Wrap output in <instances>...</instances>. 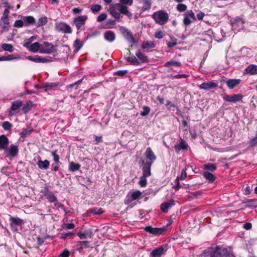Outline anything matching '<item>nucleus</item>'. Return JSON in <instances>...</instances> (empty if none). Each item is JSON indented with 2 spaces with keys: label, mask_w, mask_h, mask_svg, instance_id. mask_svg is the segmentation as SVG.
I'll use <instances>...</instances> for the list:
<instances>
[{
  "label": "nucleus",
  "mask_w": 257,
  "mask_h": 257,
  "mask_svg": "<svg viewBox=\"0 0 257 257\" xmlns=\"http://www.w3.org/2000/svg\"><path fill=\"white\" fill-rule=\"evenodd\" d=\"M152 18L156 23L160 25L165 24L169 20V15L164 10H160L154 12L152 15Z\"/></svg>",
  "instance_id": "obj_1"
},
{
  "label": "nucleus",
  "mask_w": 257,
  "mask_h": 257,
  "mask_svg": "<svg viewBox=\"0 0 257 257\" xmlns=\"http://www.w3.org/2000/svg\"><path fill=\"white\" fill-rule=\"evenodd\" d=\"M167 226L158 228L147 226L144 228V230L153 235L157 236L164 234L167 231Z\"/></svg>",
  "instance_id": "obj_2"
},
{
  "label": "nucleus",
  "mask_w": 257,
  "mask_h": 257,
  "mask_svg": "<svg viewBox=\"0 0 257 257\" xmlns=\"http://www.w3.org/2000/svg\"><path fill=\"white\" fill-rule=\"evenodd\" d=\"M56 31L64 34H71L72 32L71 27L64 22L57 23L55 25Z\"/></svg>",
  "instance_id": "obj_3"
},
{
  "label": "nucleus",
  "mask_w": 257,
  "mask_h": 257,
  "mask_svg": "<svg viewBox=\"0 0 257 257\" xmlns=\"http://www.w3.org/2000/svg\"><path fill=\"white\" fill-rule=\"evenodd\" d=\"M57 47L52 43L45 42L42 44L41 53L51 54L57 52Z\"/></svg>",
  "instance_id": "obj_4"
},
{
  "label": "nucleus",
  "mask_w": 257,
  "mask_h": 257,
  "mask_svg": "<svg viewBox=\"0 0 257 257\" xmlns=\"http://www.w3.org/2000/svg\"><path fill=\"white\" fill-rule=\"evenodd\" d=\"M87 19L86 15L79 16L73 19V23L78 31L82 30V27L85 25Z\"/></svg>",
  "instance_id": "obj_5"
},
{
  "label": "nucleus",
  "mask_w": 257,
  "mask_h": 257,
  "mask_svg": "<svg viewBox=\"0 0 257 257\" xmlns=\"http://www.w3.org/2000/svg\"><path fill=\"white\" fill-rule=\"evenodd\" d=\"M10 226L12 231H17V226H22L24 223V221L18 217L11 216L10 218Z\"/></svg>",
  "instance_id": "obj_6"
},
{
  "label": "nucleus",
  "mask_w": 257,
  "mask_h": 257,
  "mask_svg": "<svg viewBox=\"0 0 257 257\" xmlns=\"http://www.w3.org/2000/svg\"><path fill=\"white\" fill-rule=\"evenodd\" d=\"M119 30L125 39L130 43L136 44L137 41L135 40L132 33L127 28L124 27H120Z\"/></svg>",
  "instance_id": "obj_7"
},
{
  "label": "nucleus",
  "mask_w": 257,
  "mask_h": 257,
  "mask_svg": "<svg viewBox=\"0 0 257 257\" xmlns=\"http://www.w3.org/2000/svg\"><path fill=\"white\" fill-rule=\"evenodd\" d=\"M211 252L210 257H225L228 251L226 248L217 246L215 248H213V251Z\"/></svg>",
  "instance_id": "obj_8"
},
{
  "label": "nucleus",
  "mask_w": 257,
  "mask_h": 257,
  "mask_svg": "<svg viewBox=\"0 0 257 257\" xmlns=\"http://www.w3.org/2000/svg\"><path fill=\"white\" fill-rule=\"evenodd\" d=\"M196 20V19L193 11L189 10L184 14L183 23L186 26H187Z\"/></svg>",
  "instance_id": "obj_9"
},
{
  "label": "nucleus",
  "mask_w": 257,
  "mask_h": 257,
  "mask_svg": "<svg viewBox=\"0 0 257 257\" xmlns=\"http://www.w3.org/2000/svg\"><path fill=\"white\" fill-rule=\"evenodd\" d=\"M19 153L18 146L16 145L12 144L9 148L7 147V149L5 150V154L7 157H10L11 158L15 157L18 155Z\"/></svg>",
  "instance_id": "obj_10"
},
{
  "label": "nucleus",
  "mask_w": 257,
  "mask_h": 257,
  "mask_svg": "<svg viewBox=\"0 0 257 257\" xmlns=\"http://www.w3.org/2000/svg\"><path fill=\"white\" fill-rule=\"evenodd\" d=\"M145 155L147 159V161L145 162L146 163L153 164L157 159V157L154 154L153 151L150 147L147 148Z\"/></svg>",
  "instance_id": "obj_11"
},
{
  "label": "nucleus",
  "mask_w": 257,
  "mask_h": 257,
  "mask_svg": "<svg viewBox=\"0 0 257 257\" xmlns=\"http://www.w3.org/2000/svg\"><path fill=\"white\" fill-rule=\"evenodd\" d=\"M232 29L238 32L244 28V22L239 18H237L231 23Z\"/></svg>",
  "instance_id": "obj_12"
},
{
  "label": "nucleus",
  "mask_w": 257,
  "mask_h": 257,
  "mask_svg": "<svg viewBox=\"0 0 257 257\" xmlns=\"http://www.w3.org/2000/svg\"><path fill=\"white\" fill-rule=\"evenodd\" d=\"M243 96L241 94H233L232 95H226L223 97L224 100L229 102H235L242 99Z\"/></svg>",
  "instance_id": "obj_13"
},
{
  "label": "nucleus",
  "mask_w": 257,
  "mask_h": 257,
  "mask_svg": "<svg viewBox=\"0 0 257 257\" xmlns=\"http://www.w3.org/2000/svg\"><path fill=\"white\" fill-rule=\"evenodd\" d=\"M30 61L36 63H48L51 62V60L49 57L45 58L41 56H36L35 57L29 56L26 58Z\"/></svg>",
  "instance_id": "obj_14"
},
{
  "label": "nucleus",
  "mask_w": 257,
  "mask_h": 257,
  "mask_svg": "<svg viewBox=\"0 0 257 257\" xmlns=\"http://www.w3.org/2000/svg\"><path fill=\"white\" fill-rule=\"evenodd\" d=\"M167 250V245H163L153 250L151 253L152 257H161Z\"/></svg>",
  "instance_id": "obj_15"
},
{
  "label": "nucleus",
  "mask_w": 257,
  "mask_h": 257,
  "mask_svg": "<svg viewBox=\"0 0 257 257\" xmlns=\"http://www.w3.org/2000/svg\"><path fill=\"white\" fill-rule=\"evenodd\" d=\"M152 164L147 163L142 161V174L143 176L149 177L151 175V168Z\"/></svg>",
  "instance_id": "obj_16"
},
{
  "label": "nucleus",
  "mask_w": 257,
  "mask_h": 257,
  "mask_svg": "<svg viewBox=\"0 0 257 257\" xmlns=\"http://www.w3.org/2000/svg\"><path fill=\"white\" fill-rule=\"evenodd\" d=\"M10 14V11L8 9H5L4 13L1 18V22L3 24V28L4 29H8V25L9 24V15Z\"/></svg>",
  "instance_id": "obj_17"
},
{
  "label": "nucleus",
  "mask_w": 257,
  "mask_h": 257,
  "mask_svg": "<svg viewBox=\"0 0 257 257\" xmlns=\"http://www.w3.org/2000/svg\"><path fill=\"white\" fill-rule=\"evenodd\" d=\"M217 84L215 82L207 81L202 83L198 86V87L200 89L207 90L209 89L215 88L217 87Z\"/></svg>",
  "instance_id": "obj_18"
},
{
  "label": "nucleus",
  "mask_w": 257,
  "mask_h": 257,
  "mask_svg": "<svg viewBox=\"0 0 257 257\" xmlns=\"http://www.w3.org/2000/svg\"><path fill=\"white\" fill-rule=\"evenodd\" d=\"M9 145V139L4 135L0 136V150H5Z\"/></svg>",
  "instance_id": "obj_19"
},
{
  "label": "nucleus",
  "mask_w": 257,
  "mask_h": 257,
  "mask_svg": "<svg viewBox=\"0 0 257 257\" xmlns=\"http://www.w3.org/2000/svg\"><path fill=\"white\" fill-rule=\"evenodd\" d=\"M22 19L24 22L25 27L35 25L36 24V19L33 16H23Z\"/></svg>",
  "instance_id": "obj_20"
},
{
  "label": "nucleus",
  "mask_w": 257,
  "mask_h": 257,
  "mask_svg": "<svg viewBox=\"0 0 257 257\" xmlns=\"http://www.w3.org/2000/svg\"><path fill=\"white\" fill-rule=\"evenodd\" d=\"M104 39L108 42H112L115 39V33L112 31H106L104 34Z\"/></svg>",
  "instance_id": "obj_21"
},
{
  "label": "nucleus",
  "mask_w": 257,
  "mask_h": 257,
  "mask_svg": "<svg viewBox=\"0 0 257 257\" xmlns=\"http://www.w3.org/2000/svg\"><path fill=\"white\" fill-rule=\"evenodd\" d=\"M240 81L239 79H230L226 81V84L229 89H232L238 85Z\"/></svg>",
  "instance_id": "obj_22"
},
{
  "label": "nucleus",
  "mask_w": 257,
  "mask_h": 257,
  "mask_svg": "<svg viewBox=\"0 0 257 257\" xmlns=\"http://www.w3.org/2000/svg\"><path fill=\"white\" fill-rule=\"evenodd\" d=\"M174 205V201L170 200L169 202H164L161 204L160 206L161 209L163 212L166 213L168 212V209Z\"/></svg>",
  "instance_id": "obj_23"
},
{
  "label": "nucleus",
  "mask_w": 257,
  "mask_h": 257,
  "mask_svg": "<svg viewBox=\"0 0 257 257\" xmlns=\"http://www.w3.org/2000/svg\"><path fill=\"white\" fill-rule=\"evenodd\" d=\"M245 73L251 75L257 74V65H249L245 69Z\"/></svg>",
  "instance_id": "obj_24"
},
{
  "label": "nucleus",
  "mask_w": 257,
  "mask_h": 257,
  "mask_svg": "<svg viewBox=\"0 0 257 257\" xmlns=\"http://www.w3.org/2000/svg\"><path fill=\"white\" fill-rule=\"evenodd\" d=\"M41 47L42 44L38 42H35L32 44L28 49L31 52L36 53L39 51V52L41 53Z\"/></svg>",
  "instance_id": "obj_25"
},
{
  "label": "nucleus",
  "mask_w": 257,
  "mask_h": 257,
  "mask_svg": "<svg viewBox=\"0 0 257 257\" xmlns=\"http://www.w3.org/2000/svg\"><path fill=\"white\" fill-rule=\"evenodd\" d=\"M92 234L93 232L90 229L86 230L83 232H79L77 233L78 236L81 239L86 238H91Z\"/></svg>",
  "instance_id": "obj_26"
},
{
  "label": "nucleus",
  "mask_w": 257,
  "mask_h": 257,
  "mask_svg": "<svg viewBox=\"0 0 257 257\" xmlns=\"http://www.w3.org/2000/svg\"><path fill=\"white\" fill-rule=\"evenodd\" d=\"M22 102L21 100H17L13 102L11 107V110L9 111V115H13L14 114L12 112V111H16L22 105Z\"/></svg>",
  "instance_id": "obj_27"
},
{
  "label": "nucleus",
  "mask_w": 257,
  "mask_h": 257,
  "mask_svg": "<svg viewBox=\"0 0 257 257\" xmlns=\"http://www.w3.org/2000/svg\"><path fill=\"white\" fill-rule=\"evenodd\" d=\"M38 167L42 170H47L50 165V162L47 160L42 161L41 160H38L37 162Z\"/></svg>",
  "instance_id": "obj_28"
},
{
  "label": "nucleus",
  "mask_w": 257,
  "mask_h": 257,
  "mask_svg": "<svg viewBox=\"0 0 257 257\" xmlns=\"http://www.w3.org/2000/svg\"><path fill=\"white\" fill-rule=\"evenodd\" d=\"M155 47V44L151 41H144L141 45V48L143 49H153Z\"/></svg>",
  "instance_id": "obj_29"
},
{
  "label": "nucleus",
  "mask_w": 257,
  "mask_h": 257,
  "mask_svg": "<svg viewBox=\"0 0 257 257\" xmlns=\"http://www.w3.org/2000/svg\"><path fill=\"white\" fill-rule=\"evenodd\" d=\"M130 194L131 199V200L127 201H125V203L126 204L130 203L131 202L133 201L139 199L141 195H142V193L140 191H136L131 193Z\"/></svg>",
  "instance_id": "obj_30"
},
{
  "label": "nucleus",
  "mask_w": 257,
  "mask_h": 257,
  "mask_svg": "<svg viewBox=\"0 0 257 257\" xmlns=\"http://www.w3.org/2000/svg\"><path fill=\"white\" fill-rule=\"evenodd\" d=\"M136 55L139 59V60L143 63L148 62V59L147 57L144 55L140 50H138L136 52Z\"/></svg>",
  "instance_id": "obj_31"
},
{
  "label": "nucleus",
  "mask_w": 257,
  "mask_h": 257,
  "mask_svg": "<svg viewBox=\"0 0 257 257\" xmlns=\"http://www.w3.org/2000/svg\"><path fill=\"white\" fill-rule=\"evenodd\" d=\"M187 146H188V145H187V143L185 141H182L180 143L176 144L175 146V149L176 151L177 152H178L180 151L181 150H183L186 149L187 148Z\"/></svg>",
  "instance_id": "obj_32"
},
{
  "label": "nucleus",
  "mask_w": 257,
  "mask_h": 257,
  "mask_svg": "<svg viewBox=\"0 0 257 257\" xmlns=\"http://www.w3.org/2000/svg\"><path fill=\"white\" fill-rule=\"evenodd\" d=\"M143 4L142 11L143 12L149 10L152 5V0H142Z\"/></svg>",
  "instance_id": "obj_33"
},
{
  "label": "nucleus",
  "mask_w": 257,
  "mask_h": 257,
  "mask_svg": "<svg viewBox=\"0 0 257 257\" xmlns=\"http://www.w3.org/2000/svg\"><path fill=\"white\" fill-rule=\"evenodd\" d=\"M81 165L79 164H76L74 162H71L69 164V170L74 172L80 169Z\"/></svg>",
  "instance_id": "obj_34"
},
{
  "label": "nucleus",
  "mask_w": 257,
  "mask_h": 257,
  "mask_svg": "<svg viewBox=\"0 0 257 257\" xmlns=\"http://www.w3.org/2000/svg\"><path fill=\"white\" fill-rule=\"evenodd\" d=\"M204 178L209 182H212L215 180V177L210 172L206 171L203 173Z\"/></svg>",
  "instance_id": "obj_35"
},
{
  "label": "nucleus",
  "mask_w": 257,
  "mask_h": 257,
  "mask_svg": "<svg viewBox=\"0 0 257 257\" xmlns=\"http://www.w3.org/2000/svg\"><path fill=\"white\" fill-rule=\"evenodd\" d=\"M126 60L132 65H139L140 63L139 60L134 55L128 57Z\"/></svg>",
  "instance_id": "obj_36"
},
{
  "label": "nucleus",
  "mask_w": 257,
  "mask_h": 257,
  "mask_svg": "<svg viewBox=\"0 0 257 257\" xmlns=\"http://www.w3.org/2000/svg\"><path fill=\"white\" fill-rule=\"evenodd\" d=\"M47 22V18L46 17H42L39 18L35 25L37 27H40L46 24Z\"/></svg>",
  "instance_id": "obj_37"
},
{
  "label": "nucleus",
  "mask_w": 257,
  "mask_h": 257,
  "mask_svg": "<svg viewBox=\"0 0 257 257\" xmlns=\"http://www.w3.org/2000/svg\"><path fill=\"white\" fill-rule=\"evenodd\" d=\"M203 168L205 170L209 171H214L216 170V166L213 164L208 163L206 164L203 165Z\"/></svg>",
  "instance_id": "obj_38"
},
{
  "label": "nucleus",
  "mask_w": 257,
  "mask_h": 257,
  "mask_svg": "<svg viewBox=\"0 0 257 257\" xmlns=\"http://www.w3.org/2000/svg\"><path fill=\"white\" fill-rule=\"evenodd\" d=\"M171 66H181V63L178 61L171 60L169 61L166 62L164 65V66L166 67H169Z\"/></svg>",
  "instance_id": "obj_39"
},
{
  "label": "nucleus",
  "mask_w": 257,
  "mask_h": 257,
  "mask_svg": "<svg viewBox=\"0 0 257 257\" xmlns=\"http://www.w3.org/2000/svg\"><path fill=\"white\" fill-rule=\"evenodd\" d=\"M46 198L49 200L50 202L54 203L55 205H57L58 204V200L56 197L52 192H51V193L46 197Z\"/></svg>",
  "instance_id": "obj_40"
},
{
  "label": "nucleus",
  "mask_w": 257,
  "mask_h": 257,
  "mask_svg": "<svg viewBox=\"0 0 257 257\" xmlns=\"http://www.w3.org/2000/svg\"><path fill=\"white\" fill-rule=\"evenodd\" d=\"M20 58L18 57H14L12 55H8L7 56H3L0 57V61H11L13 60L19 59Z\"/></svg>",
  "instance_id": "obj_41"
},
{
  "label": "nucleus",
  "mask_w": 257,
  "mask_h": 257,
  "mask_svg": "<svg viewBox=\"0 0 257 257\" xmlns=\"http://www.w3.org/2000/svg\"><path fill=\"white\" fill-rule=\"evenodd\" d=\"M115 24V21L112 19H108L104 25H101V27L103 29H110L111 26H113Z\"/></svg>",
  "instance_id": "obj_42"
},
{
  "label": "nucleus",
  "mask_w": 257,
  "mask_h": 257,
  "mask_svg": "<svg viewBox=\"0 0 257 257\" xmlns=\"http://www.w3.org/2000/svg\"><path fill=\"white\" fill-rule=\"evenodd\" d=\"M36 39V37L34 36H31L30 38H29V39H26L24 41V44H23V46L27 48H29V47L31 46V43L34 41Z\"/></svg>",
  "instance_id": "obj_43"
},
{
  "label": "nucleus",
  "mask_w": 257,
  "mask_h": 257,
  "mask_svg": "<svg viewBox=\"0 0 257 257\" xmlns=\"http://www.w3.org/2000/svg\"><path fill=\"white\" fill-rule=\"evenodd\" d=\"M213 251V247H208L207 249H205L200 255V256H211V254L212 253V252Z\"/></svg>",
  "instance_id": "obj_44"
},
{
  "label": "nucleus",
  "mask_w": 257,
  "mask_h": 257,
  "mask_svg": "<svg viewBox=\"0 0 257 257\" xmlns=\"http://www.w3.org/2000/svg\"><path fill=\"white\" fill-rule=\"evenodd\" d=\"M2 48L4 51H7L9 52H13L14 51L13 46L10 44H3L2 45Z\"/></svg>",
  "instance_id": "obj_45"
},
{
  "label": "nucleus",
  "mask_w": 257,
  "mask_h": 257,
  "mask_svg": "<svg viewBox=\"0 0 257 257\" xmlns=\"http://www.w3.org/2000/svg\"><path fill=\"white\" fill-rule=\"evenodd\" d=\"M102 9L101 5L99 4L93 5L90 8V11L94 14L99 12Z\"/></svg>",
  "instance_id": "obj_46"
},
{
  "label": "nucleus",
  "mask_w": 257,
  "mask_h": 257,
  "mask_svg": "<svg viewBox=\"0 0 257 257\" xmlns=\"http://www.w3.org/2000/svg\"><path fill=\"white\" fill-rule=\"evenodd\" d=\"M89 242L88 241H79L78 244V249L79 250L83 249V248L89 247Z\"/></svg>",
  "instance_id": "obj_47"
},
{
  "label": "nucleus",
  "mask_w": 257,
  "mask_h": 257,
  "mask_svg": "<svg viewBox=\"0 0 257 257\" xmlns=\"http://www.w3.org/2000/svg\"><path fill=\"white\" fill-rule=\"evenodd\" d=\"M57 86L58 84L56 83H46L43 85V87L47 90L56 87Z\"/></svg>",
  "instance_id": "obj_48"
},
{
  "label": "nucleus",
  "mask_w": 257,
  "mask_h": 257,
  "mask_svg": "<svg viewBox=\"0 0 257 257\" xmlns=\"http://www.w3.org/2000/svg\"><path fill=\"white\" fill-rule=\"evenodd\" d=\"M147 178H148V177H145V176H143V175L140 177V180L139 182V184L141 187H144L147 185Z\"/></svg>",
  "instance_id": "obj_49"
},
{
  "label": "nucleus",
  "mask_w": 257,
  "mask_h": 257,
  "mask_svg": "<svg viewBox=\"0 0 257 257\" xmlns=\"http://www.w3.org/2000/svg\"><path fill=\"white\" fill-rule=\"evenodd\" d=\"M74 46L77 51H79L82 47V44L80 39H77L74 43Z\"/></svg>",
  "instance_id": "obj_50"
},
{
  "label": "nucleus",
  "mask_w": 257,
  "mask_h": 257,
  "mask_svg": "<svg viewBox=\"0 0 257 257\" xmlns=\"http://www.w3.org/2000/svg\"><path fill=\"white\" fill-rule=\"evenodd\" d=\"M119 11L121 14L127 15L128 16L129 15H131L130 12L128 11V8L126 6H121L120 8Z\"/></svg>",
  "instance_id": "obj_51"
},
{
  "label": "nucleus",
  "mask_w": 257,
  "mask_h": 257,
  "mask_svg": "<svg viewBox=\"0 0 257 257\" xmlns=\"http://www.w3.org/2000/svg\"><path fill=\"white\" fill-rule=\"evenodd\" d=\"M31 106L32 102L30 101L27 103V104L23 107L22 111L24 113H26L30 110V109L31 108Z\"/></svg>",
  "instance_id": "obj_52"
},
{
  "label": "nucleus",
  "mask_w": 257,
  "mask_h": 257,
  "mask_svg": "<svg viewBox=\"0 0 257 257\" xmlns=\"http://www.w3.org/2000/svg\"><path fill=\"white\" fill-rule=\"evenodd\" d=\"M167 44L169 48L175 47L177 45V39L175 38H171L170 41L167 42Z\"/></svg>",
  "instance_id": "obj_53"
},
{
  "label": "nucleus",
  "mask_w": 257,
  "mask_h": 257,
  "mask_svg": "<svg viewBox=\"0 0 257 257\" xmlns=\"http://www.w3.org/2000/svg\"><path fill=\"white\" fill-rule=\"evenodd\" d=\"M23 26H25V25L23 19L16 20L14 24V27L16 28H22Z\"/></svg>",
  "instance_id": "obj_54"
},
{
  "label": "nucleus",
  "mask_w": 257,
  "mask_h": 257,
  "mask_svg": "<svg viewBox=\"0 0 257 257\" xmlns=\"http://www.w3.org/2000/svg\"><path fill=\"white\" fill-rule=\"evenodd\" d=\"M2 127L5 131L10 130L12 127V124L9 121H4L2 124Z\"/></svg>",
  "instance_id": "obj_55"
},
{
  "label": "nucleus",
  "mask_w": 257,
  "mask_h": 257,
  "mask_svg": "<svg viewBox=\"0 0 257 257\" xmlns=\"http://www.w3.org/2000/svg\"><path fill=\"white\" fill-rule=\"evenodd\" d=\"M52 155L53 157V160L56 164H58L59 162L60 157L57 154V151L54 150L52 152Z\"/></svg>",
  "instance_id": "obj_56"
},
{
  "label": "nucleus",
  "mask_w": 257,
  "mask_h": 257,
  "mask_svg": "<svg viewBox=\"0 0 257 257\" xmlns=\"http://www.w3.org/2000/svg\"><path fill=\"white\" fill-rule=\"evenodd\" d=\"M256 202L255 200L249 199L244 202L245 204L246 207H251L253 206H255V203Z\"/></svg>",
  "instance_id": "obj_57"
},
{
  "label": "nucleus",
  "mask_w": 257,
  "mask_h": 257,
  "mask_svg": "<svg viewBox=\"0 0 257 257\" xmlns=\"http://www.w3.org/2000/svg\"><path fill=\"white\" fill-rule=\"evenodd\" d=\"M82 81V79L79 80L73 83L68 85L67 86V88L68 89L73 88H75V89H76L77 87L81 83Z\"/></svg>",
  "instance_id": "obj_58"
},
{
  "label": "nucleus",
  "mask_w": 257,
  "mask_h": 257,
  "mask_svg": "<svg viewBox=\"0 0 257 257\" xmlns=\"http://www.w3.org/2000/svg\"><path fill=\"white\" fill-rule=\"evenodd\" d=\"M177 10L180 12H185L187 9V6L183 4H179L176 7Z\"/></svg>",
  "instance_id": "obj_59"
},
{
  "label": "nucleus",
  "mask_w": 257,
  "mask_h": 257,
  "mask_svg": "<svg viewBox=\"0 0 257 257\" xmlns=\"http://www.w3.org/2000/svg\"><path fill=\"white\" fill-rule=\"evenodd\" d=\"M111 15L115 19H119L120 18V14L117 12L114 9H110Z\"/></svg>",
  "instance_id": "obj_60"
},
{
  "label": "nucleus",
  "mask_w": 257,
  "mask_h": 257,
  "mask_svg": "<svg viewBox=\"0 0 257 257\" xmlns=\"http://www.w3.org/2000/svg\"><path fill=\"white\" fill-rule=\"evenodd\" d=\"M143 111L141 112V115L143 116L147 115L150 111V108L149 106H145L143 108Z\"/></svg>",
  "instance_id": "obj_61"
},
{
  "label": "nucleus",
  "mask_w": 257,
  "mask_h": 257,
  "mask_svg": "<svg viewBox=\"0 0 257 257\" xmlns=\"http://www.w3.org/2000/svg\"><path fill=\"white\" fill-rule=\"evenodd\" d=\"M189 76V75L186 74H177V75H173L170 74L169 77H173L176 79H181V78H187Z\"/></svg>",
  "instance_id": "obj_62"
},
{
  "label": "nucleus",
  "mask_w": 257,
  "mask_h": 257,
  "mask_svg": "<svg viewBox=\"0 0 257 257\" xmlns=\"http://www.w3.org/2000/svg\"><path fill=\"white\" fill-rule=\"evenodd\" d=\"M107 18V15L105 13H102L99 15L97 18V22H101Z\"/></svg>",
  "instance_id": "obj_63"
},
{
  "label": "nucleus",
  "mask_w": 257,
  "mask_h": 257,
  "mask_svg": "<svg viewBox=\"0 0 257 257\" xmlns=\"http://www.w3.org/2000/svg\"><path fill=\"white\" fill-rule=\"evenodd\" d=\"M100 34V32L98 30H95L92 33H89L87 35V38H93Z\"/></svg>",
  "instance_id": "obj_64"
}]
</instances>
